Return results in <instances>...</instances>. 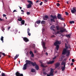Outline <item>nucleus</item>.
Masks as SVG:
<instances>
[{"label":"nucleus","instance_id":"f257e3e1","mask_svg":"<svg viewBox=\"0 0 76 76\" xmlns=\"http://www.w3.org/2000/svg\"><path fill=\"white\" fill-rule=\"evenodd\" d=\"M32 61L28 60H26V64L24 65V67L23 68V70H26L27 69V66L28 65H30L31 64Z\"/></svg>","mask_w":76,"mask_h":76},{"label":"nucleus","instance_id":"f03ea898","mask_svg":"<svg viewBox=\"0 0 76 76\" xmlns=\"http://www.w3.org/2000/svg\"><path fill=\"white\" fill-rule=\"evenodd\" d=\"M60 30V31H57L56 32V33L57 34H60V32L63 33L65 31L66 32H67V31H66V28H64L63 27H61Z\"/></svg>","mask_w":76,"mask_h":76},{"label":"nucleus","instance_id":"7ed1b4c3","mask_svg":"<svg viewBox=\"0 0 76 76\" xmlns=\"http://www.w3.org/2000/svg\"><path fill=\"white\" fill-rule=\"evenodd\" d=\"M54 69L52 68L50 69V74L47 75V76H54Z\"/></svg>","mask_w":76,"mask_h":76},{"label":"nucleus","instance_id":"20e7f679","mask_svg":"<svg viewBox=\"0 0 76 76\" xmlns=\"http://www.w3.org/2000/svg\"><path fill=\"white\" fill-rule=\"evenodd\" d=\"M15 75L16 76H23V74H20V72L17 71L15 73Z\"/></svg>","mask_w":76,"mask_h":76},{"label":"nucleus","instance_id":"39448f33","mask_svg":"<svg viewBox=\"0 0 76 76\" xmlns=\"http://www.w3.org/2000/svg\"><path fill=\"white\" fill-rule=\"evenodd\" d=\"M71 13L74 14L76 12V7H74L72 8V10H71Z\"/></svg>","mask_w":76,"mask_h":76},{"label":"nucleus","instance_id":"423d86ee","mask_svg":"<svg viewBox=\"0 0 76 76\" xmlns=\"http://www.w3.org/2000/svg\"><path fill=\"white\" fill-rule=\"evenodd\" d=\"M67 51L66 49H64L62 52V54H64V55L66 54H67Z\"/></svg>","mask_w":76,"mask_h":76},{"label":"nucleus","instance_id":"0eeeda50","mask_svg":"<svg viewBox=\"0 0 76 76\" xmlns=\"http://www.w3.org/2000/svg\"><path fill=\"white\" fill-rule=\"evenodd\" d=\"M60 44H61V42L58 41H57L54 42V45L55 46H57V45H58V44L59 45Z\"/></svg>","mask_w":76,"mask_h":76},{"label":"nucleus","instance_id":"6e6552de","mask_svg":"<svg viewBox=\"0 0 76 76\" xmlns=\"http://www.w3.org/2000/svg\"><path fill=\"white\" fill-rule=\"evenodd\" d=\"M60 64L59 62H57L55 64V68H57L58 67V66H60Z\"/></svg>","mask_w":76,"mask_h":76},{"label":"nucleus","instance_id":"1a4fd4ad","mask_svg":"<svg viewBox=\"0 0 76 76\" xmlns=\"http://www.w3.org/2000/svg\"><path fill=\"white\" fill-rule=\"evenodd\" d=\"M42 45L43 47V48L45 50H46L47 48H46V47H45V43L44 42H43L42 43Z\"/></svg>","mask_w":76,"mask_h":76},{"label":"nucleus","instance_id":"9d476101","mask_svg":"<svg viewBox=\"0 0 76 76\" xmlns=\"http://www.w3.org/2000/svg\"><path fill=\"white\" fill-rule=\"evenodd\" d=\"M48 19V15H45V17H43V20H47V19Z\"/></svg>","mask_w":76,"mask_h":76},{"label":"nucleus","instance_id":"9b49d317","mask_svg":"<svg viewBox=\"0 0 76 76\" xmlns=\"http://www.w3.org/2000/svg\"><path fill=\"white\" fill-rule=\"evenodd\" d=\"M23 39L26 42H28V41H29V39L26 37H23Z\"/></svg>","mask_w":76,"mask_h":76},{"label":"nucleus","instance_id":"f8f14e48","mask_svg":"<svg viewBox=\"0 0 76 76\" xmlns=\"http://www.w3.org/2000/svg\"><path fill=\"white\" fill-rule=\"evenodd\" d=\"M51 18H53V19H57V16L56 15L55 16H53V15H50Z\"/></svg>","mask_w":76,"mask_h":76},{"label":"nucleus","instance_id":"ddd939ff","mask_svg":"<svg viewBox=\"0 0 76 76\" xmlns=\"http://www.w3.org/2000/svg\"><path fill=\"white\" fill-rule=\"evenodd\" d=\"M65 69H66V66H65V65H64V66H62L61 67V69L62 71H64Z\"/></svg>","mask_w":76,"mask_h":76},{"label":"nucleus","instance_id":"4468645a","mask_svg":"<svg viewBox=\"0 0 76 76\" xmlns=\"http://www.w3.org/2000/svg\"><path fill=\"white\" fill-rule=\"evenodd\" d=\"M41 66L42 67H43V68H45L47 67V66H45V64H41Z\"/></svg>","mask_w":76,"mask_h":76},{"label":"nucleus","instance_id":"2eb2a0df","mask_svg":"<svg viewBox=\"0 0 76 76\" xmlns=\"http://www.w3.org/2000/svg\"><path fill=\"white\" fill-rule=\"evenodd\" d=\"M35 66V68L36 70H38L39 69V66H38V65H37V64H36Z\"/></svg>","mask_w":76,"mask_h":76},{"label":"nucleus","instance_id":"dca6fc26","mask_svg":"<svg viewBox=\"0 0 76 76\" xmlns=\"http://www.w3.org/2000/svg\"><path fill=\"white\" fill-rule=\"evenodd\" d=\"M54 62V60L52 61H50L48 63V64H53V63Z\"/></svg>","mask_w":76,"mask_h":76},{"label":"nucleus","instance_id":"f3484780","mask_svg":"<svg viewBox=\"0 0 76 76\" xmlns=\"http://www.w3.org/2000/svg\"><path fill=\"white\" fill-rule=\"evenodd\" d=\"M58 19H60L61 18V15L58 14L57 16Z\"/></svg>","mask_w":76,"mask_h":76},{"label":"nucleus","instance_id":"a211bd4d","mask_svg":"<svg viewBox=\"0 0 76 76\" xmlns=\"http://www.w3.org/2000/svg\"><path fill=\"white\" fill-rule=\"evenodd\" d=\"M31 64L33 66H35L37 64L36 62H34V63L32 62H31Z\"/></svg>","mask_w":76,"mask_h":76},{"label":"nucleus","instance_id":"6ab92c4d","mask_svg":"<svg viewBox=\"0 0 76 76\" xmlns=\"http://www.w3.org/2000/svg\"><path fill=\"white\" fill-rule=\"evenodd\" d=\"M61 64L62 65H64V66H66V62H64V61H63L61 63Z\"/></svg>","mask_w":76,"mask_h":76},{"label":"nucleus","instance_id":"aec40b11","mask_svg":"<svg viewBox=\"0 0 76 76\" xmlns=\"http://www.w3.org/2000/svg\"><path fill=\"white\" fill-rule=\"evenodd\" d=\"M54 28H55V27H54V26H52L50 27V29L51 30H52L53 31H54Z\"/></svg>","mask_w":76,"mask_h":76},{"label":"nucleus","instance_id":"412c9836","mask_svg":"<svg viewBox=\"0 0 76 76\" xmlns=\"http://www.w3.org/2000/svg\"><path fill=\"white\" fill-rule=\"evenodd\" d=\"M21 23L22 25H24L25 24V20H22L21 21Z\"/></svg>","mask_w":76,"mask_h":76},{"label":"nucleus","instance_id":"4be33fe9","mask_svg":"<svg viewBox=\"0 0 76 76\" xmlns=\"http://www.w3.org/2000/svg\"><path fill=\"white\" fill-rule=\"evenodd\" d=\"M27 8H31V7L32 6V5L30 4H28L27 5Z\"/></svg>","mask_w":76,"mask_h":76},{"label":"nucleus","instance_id":"5701e85b","mask_svg":"<svg viewBox=\"0 0 76 76\" xmlns=\"http://www.w3.org/2000/svg\"><path fill=\"white\" fill-rule=\"evenodd\" d=\"M66 53H67L66 55V56H69V55L70 54V51H69V50L67 51Z\"/></svg>","mask_w":76,"mask_h":76},{"label":"nucleus","instance_id":"b1692460","mask_svg":"<svg viewBox=\"0 0 76 76\" xmlns=\"http://www.w3.org/2000/svg\"><path fill=\"white\" fill-rule=\"evenodd\" d=\"M56 46V48L57 50L58 51V48H59V45H57Z\"/></svg>","mask_w":76,"mask_h":76},{"label":"nucleus","instance_id":"393cba45","mask_svg":"<svg viewBox=\"0 0 76 76\" xmlns=\"http://www.w3.org/2000/svg\"><path fill=\"white\" fill-rule=\"evenodd\" d=\"M19 55H16V56L14 57V60H16L18 57H19Z\"/></svg>","mask_w":76,"mask_h":76},{"label":"nucleus","instance_id":"a878e982","mask_svg":"<svg viewBox=\"0 0 76 76\" xmlns=\"http://www.w3.org/2000/svg\"><path fill=\"white\" fill-rule=\"evenodd\" d=\"M22 18L21 17H20L18 19V21H22Z\"/></svg>","mask_w":76,"mask_h":76},{"label":"nucleus","instance_id":"bb28decb","mask_svg":"<svg viewBox=\"0 0 76 76\" xmlns=\"http://www.w3.org/2000/svg\"><path fill=\"white\" fill-rule=\"evenodd\" d=\"M27 1L29 3V4H31L33 5V4H32V1Z\"/></svg>","mask_w":76,"mask_h":76},{"label":"nucleus","instance_id":"cd10ccee","mask_svg":"<svg viewBox=\"0 0 76 76\" xmlns=\"http://www.w3.org/2000/svg\"><path fill=\"white\" fill-rule=\"evenodd\" d=\"M71 36V34H69L68 35H66V37H67V38H70V37Z\"/></svg>","mask_w":76,"mask_h":76},{"label":"nucleus","instance_id":"c85d7f7f","mask_svg":"<svg viewBox=\"0 0 76 76\" xmlns=\"http://www.w3.org/2000/svg\"><path fill=\"white\" fill-rule=\"evenodd\" d=\"M36 23H37V24H39V23H41V20H38V21H36Z\"/></svg>","mask_w":76,"mask_h":76},{"label":"nucleus","instance_id":"c756f323","mask_svg":"<svg viewBox=\"0 0 76 76\" xmlns=\"http://www.w3.org/2000/svg\"><path fill=\"white\" fill-rule=\"evenodd\" d=\"M41 24H45V21L42 20L41 22Z\"/></svg>","mask_w":76,"mask_h":76},{"label":"nucleus","instance_id":"7c9ffc66","mask_svg":"<svg viewBox=\"0 0 76 76\" xmlns=\"http://www.w3.org/2000/svg\"><path fill=\"white\" fill-rule=\"evenodd\" d=\"M50 20L51 22H55V21L54 20V19H53V18H51L50 19Z\"/></svg>","mask_w":76,"mask_h":76},{"label":"nucleus","instance_id":"2f4dec72","mask_svg":"<svg viewBox=\"0 0 76 76\" xmlns=\"http://www.w3.org/2000/svg\"><path fill=\"white\" fill-rule=\"evenodd\" d=\"M31 72H35V70L34 69H31Z\"/></svg>","mask_w":76,"mask_h":76},{"label":"nucleus","instance_id":"473e14b6","mask_svg":"<svg viewBox=\"0 0 76 76\" xmlns=\"http://www.w3.org/2000/svg\"><path fill=\"white\" fill-rule=\"evenodd\" d=\"M0 54H2L3 56H6V54H5V53H3L2 52H0Z\"/></svg>","mask_w":76,"mask_h":76},{"label":"nucleus","instance_id":"72a5a7b5","mask_svg":"<svg viewBox=\"0 0 76 76\" xmlns=\"http://www.w3.org/2000/svg\"><path fill=\"white\" fill-rule=\"evenodd\" d=\"M70 23H71V24H72V23H75V21H69Z\"/></svg>","mask_w":76,"mask_h":76},{"label":"nucleus","instance_id":"f704fd0d","mask_svg":"<svg viewBox=\"0 0 76 76\" xmlns=\"http://www.w3.org/2000/svg\"><path fill=\"white\" fill-rule=\"evenodd\" d=\"M56 28L57 29V30H59V26H56Z\"/></svg>","mask_w":76,"mask_h":76},{"label":"nucleus","instance_id":"c9c22d12","mask_svg":"<svg viewBox=\"0 0 76 76\" xmlns=\"http://www.w3.org/2000/svg\"><path fill=\"white\" fill-rule=\"evenodd\" d=\"M4 37H3V36H1V40L2 41V42H3V38Z\"/></svg>","mask_w":76,"mask_h":76},{"label":"nucleus","instance_id":"e433bc0d","mask_svg":"<svg viewBox=\"0 0 76 76\" xmlns=\"http://www.w3.org/2000/svg\"><path fill=\"white\" fill-rule=\"evenodd\" d=\"M1 28V29H2V31L4 32V31L5 29H4V28L3 27H2Z\"/></svg>","mask_w":76,"mask_h":76},{"label":"nucleus","instance_id":"4c0bfd02","mask_svg":"<svg viewBox=\"0 0 76 76\" xmlns=\"http://www.w3.org/2000/svg\"><path fill=\"white\" fill-rule=\"evenodd\" d=\"M65 13L66 15V16H68V15H69V13H68L67 12H65Z\"/></svg>","mask_w":76,"mask_h":76},{"label":"nucleus","instance_id":"58836bf2","mask_svg":"<svg viewBox=\"0 0 76 76\" xmlns=\"http://www.w3.org/2000/svg\"><path fill=\"white\" fill-rule=\"evenodd\" d=\"M30 54V55H32V54H33V53L32 52V51H30V53H29Z\"/></svg>","mask_w":76,"mask_h":76},{"label":"nucleus","instance_id":"ea45409f","mask_svg":"<svg viewBox=\"0 0 76 76\" xmlns=\"http://www.w3.org/2000/svg\"><path fill=\"white\" fill-rule=\"evenodd\" d=\"M65 48H64V49H66V50H67L68 48V46H67V45H65Z\"/></svg>","mask_w":76,"mask_h":76},{"label":"nucleus","instance_id":"a19ab883","mask_svg":"<svg viewBox=\"0 0 76 76\" xmlns=\"http://www.w3.org/2000/svg\"><path fill=\"white\" fill-rule=\"evenodd\" d=\"M31 57H34V53H32V54L31 55Z\"/></svg>","mask_w":76,"mask_h":76},{"label":"nucleus","instance_id":"79ce46f5","mask_svg":"<svg viewBox=\"0 0 76 76\" xmlns=\"http://www.w3.org/2000/svg\"><path fill=\"white\" fill-rule=\"evenodd\" d=\"M30 32V30L29 28L27 29V33L29 32Z\"/></svg>","mask_w":76,"mask_h":76},{"label":"nucleus","instance_id":"37998d69","mask_svg":"<svg viewBox=\"0 0 76 76\" xmlns=\"http://www.w3.org/2000/svg\"><path fill=\"white\" fill-rule=\"evenodd\" d=\"M57 6H58V7H59V6H60V4H59V3H57V4H56Z\"/></svg>","mask_w":76,"mask_h":76},{"label":"nucleus","instance_id":"c03bdc74","mask_svg":"<svg viewBox=\"0 0 76 76\" xmlns=\"http://www.w3.org/2000/svg\"><path fill=\"white\" fill-rule=\"evenodd\" d=\"M28 33V36H31V33H30V32H28L27 33Z\"/></svg>","mask_w":76,"mask_h":76},{"label":"nucleus","instance_id":"a18cd8bd","mask_svg":"<svg viewBox=\"0 0 76 76\" xmlns=\"http://www.w3.org/2000/svg\"><path fill=\"white\" fill-rule=\"evenodd\" d=\"M26 13H27V15H29L30 14V12H27Z\"/></svg>","mask_w":76,"mask_h":76},{"label":"nucleus","instance_id":"49530a36","mask_svg":"<svg viewBox=\"0 0 76 76\" xmlns=\"http://www.w3.org/2000/svg\"><path fill=\"white\" fill-rule=\"evenodd\" d=\"M5 76V74L4 73H2L1 75V76Z\"/></svg>","mask_w":76,"mask_h":76},{"label":"nucleus","instance_id":"de8ad7c7","mask_svg":"<svg viewBox=\"0 0 76 76\" xmlns=\"http://www.w3.org/2000/svg\"><path fill=\"white\" fill-rule=\"evenodd\" d=\"M43 3V2H40V6H42V5Z\"/></svg>","mask_w":76,"mask_h":76},{"label":"nucleus","instance_id":"09e8293b","mask_svg":"<svg viewBox=\"0 0 76 76\" xmlns=\"http://www.w3.org/2000/svg\"><path fill=\"white\" fill-rule=\"evenodd\" d=\"M59 19H60L61 20H64V18H61V17Z\"/></svg>","mask_w":76,"mask_h":76},{"label":"nucleus","instance_id":"8fccbe9b","mask_svg":"<svg viewBox=\"0 0 76 76\" xmlns=\"http://www.w3.org/2000/svg\"><path fill=\"white\" fill-rule=\"evenodd\" d=\"M0 20L1 21H4V19L0 18Z\"/></svg>","mask_w":76,"mask_h":76},{"label":"nucleus","instance_id":"3c124183","mask_svg":"<svg viewBox=\"0 0 76 76\" xmlns=\"http://www.w3.org/2000/svg\"><path fill=\"white\" fill-rule=\"evenodd\" d=\"M43 74L44 75H47V73L46 72H43Z\"/></svg>","mask_w":76,"mask_h":76},{"label":"nucleus","instance_id":"603ef678","mask_svg":"<svg viewBox=\"0 0 76 76\" xmlns=\"http://www.w3.org/2000/svg\"><path fill=\"white\" fill-rule=\"evenodd\" d=\"M54 37H55L54 35H52L51 36V38H54Z\"/></svg>","mask_w":76,"mask_h":76},{"label":"nucleus","instance_id":"864d4df0","mask_svg":"<svg viewBox=\"0 0 76 76\" xmlns=\"http://www.w3.org/2000/svg\"><path fill=\"white\" fill-rule=\"evenodd\" d=\"M75 59H72V62H75Z\"/></svg>","mask_w":76,"mask_h":76},{"label":"nucleus","instance_id":"5fc2aeb1","mask_svg":"<svg viewBox=\"0 0 76 76\" xmlns=\"http://www.w3.org/2000/svg\"><path fill=\"white\" fill-rule=\"evenodd\" d=\"M3 17H6V15L5 14H3Z\"/></svg>","mask_w":76,"mask_h":76},{"label":"nucleus","instance_id":"6e6d98bb","mask_svg":"<svg viewBox=\"0 0 76 76\" xmlns=\"http://www.w3.org/2000/svg\"><path fill=\"white\" fill-rule=\"evenodd\" d=\"M57 58V57L56 56H55V57L54 58H53V60H54V59H55V58Z\"/></svg>","mask_w":76,"mask_h":76},{"label":"nucleus","instance_id":"4d7b16f0","mask_svg":"<svg viewBox=\"0 0 76 76\" xmlns=\"http://www.w3.org/2000/svg\"><path fill=\"white\" fill-rule=\"evenodd\" d=\"M44 2L45 3H46V2H47V0H44Z\"/></svg>","mask_w":76,"mask_h":76},{"label":"nucleus","instance_id":"13d9d810","mask_svg":"<svg viewBox=\"0 0 76 76\" xmlns=\"http://www.w3.org/2000/svg\"><path fill=\"white\" fill-rule=\"evenodd\" d=\"M38 1H39V0H37L36 1V3H38Z\"/></svg>","mask_w":76,"mask_h":76},{"label":"nucleus","instance_id":"bf43d9fd","mask_svg":"<svg viewBox=\"0 0 76 76\" xmlns=\"http://www.w3.org/2000/svg\"><path fill=\"white\" fill-rule=\"evenodd\" d=\"M21 12H23L22 13H24V11L22 10H21Z\"/></svg>","mask_w":76,"mask_h":76},{"label":"nucleus","instance_id":"052dcab7","mask_svg":"<svg viewBox=\"0 0 76 76\" xmlns=\"http://www.w3.org/2000/svg\"><path fill=\"white\" fill-rule=\"evenodd\" d=\"M71 66H73V63H72L71 64Z\"/></svg>","mask_w":76,"mask_h":76},{"label":"nucleus","instance_id":"680f3d73","mask_svg":"<svg viewBox=\"0 0 76 76\" xmlns=\"http://www.w3.org/2000/svg\"><path fill=\"white\" fill-rule=\"evenodd\" d=\"M10 27H8V30H9V29H10Z\"/></svg>","mask_w":76,"mask_h":76},{"label":"nucleus","instance_id":"e2e57ef3","mask_svg":"<svg viewBox=\"0 0 76 76\" xmlns=\"http://www.w3.org/2000/svg\"><path fill=\"white\" fill-rule=\"evenodd\" d=\"M17 12V11H16V10H14L13 11V12Z\"/></svg>","mask_w":76,"mask_h":76},{"label":"nucleus","instance_id":"0e129e2a","mask_svg":"<svg viewBox=\"0 0 76 76\" xmlns=\"http://www.w3.org/2000/svg\"><path fill=\"white\" fill-rule=\"evenodd\" d=\"M34 53H37V51L35 50V51H34Z\"/></svg>","mask_w":76,"mask_h":76},{"label":"nucleus","instance_id":"69168bd1","mask_svg":"<svg viewBox=\"0 0 76 76\" xmlns=\"http://www.w3.org/2000/svg\"><path fill=\"white\" fill-rule=\"evenodd\" d=\"M45 54H46L47 56H48V53H47V52H46Z\"/></svg>","mask_w":76,"mask_h":76},{"label":"nucleus","instance_id":"338daca9","mask_svg":"<svg viewBox=\"0 0 76 76\" xmlns=\"http://www.w3.org/2000/svg\"><path fill=\"white\" fill-rule=\"evenodd\" d=\"M66 3L67 4H69V1H66Z\"/></svg>","mask_w":76,"mask_h":76},{"label":"nucleus","instance_id":"774afa93","mask_svg":"<svg viewBox=\"0 0 76 76\" xmlns=\"http://www.w3.org/2000/svg\"><path fill=\"white\" fill-rule=\"evenodd\" d=\"M68 48H70V46L69 45V47H68Z\"/></svg>","mask_w":76,"mask_h":76}]
</instances>
